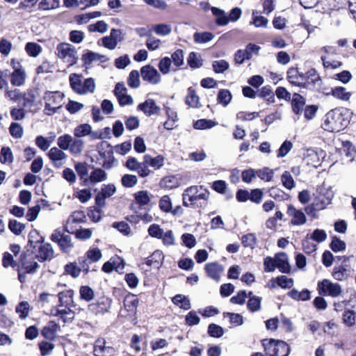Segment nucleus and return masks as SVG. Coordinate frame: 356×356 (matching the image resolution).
Segmentation results:
<instances>
[{"label":"nucleus","mask_w":356,"mask_h":356,"mask_svg":"<svg viewBox=\"0 0 356 356\" xmlns=\"http://www.w3.org/2000/svg\"><path fill=\"white\" fill-rule=\"evenodd\" d=\"M323 124L325 130L330 132H339L349 123V120L339 109H334L329 111L325 115Z\"/></svg>","instance_id":"1"},{"label":"nucleus","mask_w":356,"mask_h":356,"mask_svg":"<svg viewBox=\"0 0 356 356\" xmlns=\"http://www.w3.org/2000/svg\"><path fill=\"white\" fill-rule=\"evenodd\" d=\"M263 346L268 356H288L290 353L289 345L283 341L265 339Z\"/></svg>","instance_id":"2"},{"label":"nucleus","mask_w":356,"mask_h":356,"mask_svg":"<svg viewBox=\"0 0 356 356\" xmlns=\"http://www.w3.org/2000/svg\"><path fill=\"white\" fill-rule=\"evenodd\" d=\"M58 57L67 64V67L75 65L78 60L76 48L68 43H60L56 47Z\"/></svg>","instance_id":"3"},{"label":"nucleus","mask_w":356,"mask_h":356,"mask_svg":"<svg viewBox=\"0 0 356 356\" xmlns=\"http://www.w3.org/2000/svg\"><path fill=\"white\" fill-rule=\"evenodd\" d=\"M44 111L47 115L54 114L62 106L63 95L59 92H47L44 95Z\"/></svg>","instance_id":"4"},{"label":"nucleus","mask_w":356,"mask_h":356,"mask_svg":"<svg viewBox=\"0 0 356 356\" xmlns=\"http://www.w3.org/2000/svg\"><path fill=\"white\" fill-rule=\"evenodd\" d=\"M318 293L321 296H328L332 298L339 297L342 293L341 286L338 283L324 279L318 283Z\"/></svg>","instance_id":"5"},{"label":"nucleus","mask_w":356,"mask_h":356,"mask_svg":"<svg viewBox=\"0 0 356 356\" xmlns=\"http://www.w3.org/2000/svg\"><path fill=\"white\" fill-rule=\"evenodd\" d=\"M65 228L55 229L51 234L50 238L53 242L57 243L61 250L64 252H69L74 247L72 242V237L64 234Z\"/></svg>","instance_id":"6"},{"label":"nucleus","mask_w":356,"mask_h":356,"mask_svg":"<svg viewBox=\"0 0 356 356\" xmlns=\"http://www.w3.org/2000/svg\"><path fill=\"white\" fill-rule=\"evenodd\" d=\"M113 300L111 298L102 296L97 299L95 302L88 305V310L95 315H104L110 312Z\"/></svg>","instance_id":"7"},{"label":"nucleus","mask_w":356,"mask_h":356,"mask_svg":"<svg viewBox=\"0 0 356 356\" xmlns=\"http://www.w3.org/2000/svg\"><path fill=\"white\" fill-rule=\"evenodd\" d=\"M287 79L290 83L300 88H307L310 85L309 76L300 73L297 68H290L287 71Z\"/></svg>","instance_id":"8"},{"label":"nucleus","mask_w":356,"mask_h":356,"mask_svg":"<svg viewBox=\"0 0 356 356\" xmlns=\"http://www.w3.org/2000/svg\"><path fill=\"white\" fill-rule=\"evenodd\" d=\"M44 238L41 236L37 230L30 232L28 236V243L26 245V252L24 254V260L29 256L36 252L37 248L43 243Z\"/></svg>","instance_id":"9"},{"label":"nucleus","mask_w":356,"mask_h":356,"mask_svg":"<svg viewBox=\"0 0 356 356\" xmlns=\"http://www.w3.org/2000/svg\"><path fill=\"white\" fill-rule=\"evenodd\" d=\"M140 74L143 81L152 85H156L161 82V76L159 71L151 65H147L141 67Z\"/></svg>","instance_id":"10"},{"label":"nucleus","mask_w":356,"mask_h":356,"mask_svg":"<svg viewBox=\"0 0 356 356\" xmlns=\"http://www.w3.org/2000/svg\"><path fill=\"white\" fill-rule=\"evenodd\" d=\"M47 156L52 165L56 168L63 166L67 159V155L64 152V150L56 147H53L49 150Z\"/></svg>","instance_id":"11"},{"label":"nucleus","mask_w":356,"mask_h":356,"mask_svg":"<svg viewBox=\"0 0 356 356\" xmlns=\"http://www.w3.org/2000/svg\"><path fill=\"white\" fill-rule=\"evenodd\" d=\"M288 216L291 218V224L293 225H302L306 223L307 218L305 213L290 204L288 206L287 211Z\"/></svg>","instance_id":"12"},{"label":"nucleus","mask_w":356,"mask_h":356,"mask_svg":"<svg viewBox=\"0 0 356 356\" xmlns=\"http://www.w3.org/2000/svg\"><path fill=\"white\" fill-rule=\"evenodd\" d=\"M105 339H97L94 343L93 352L95 356H113L115 354V349L111 346H106Z\"/></svg>","instance_id":"13"},{"label":"nucleus","mask_w":356,"mask_h":356,"mask_svg":"<svg viewBox=\"0 0 356 356\" xmlns=\"http://www.w3.org/2000/svg\"><path fill=\"white\" fill-rule=\"evenodd\" d=\"M10 65L13 72L10 74V83L14 86H19L22 84V67L19 61L12 59Z\"/></svg>","instance_id":"14"},{"label":"nucleus","mask_w":356,"mask_h":356,"mask_svg":"<svg viewBox=\"0 0 356 356\" xmlns=\"http://www.w3.org/2000/svg\"><path fill=\"white\" fill-rule=\"evenodd\" d=\"M36 251L38 254H35V257L40 261H50L54 258V251L50 243L40 245Z\"/></svg>","instance_id":"15"},{"label":"nucleus","mask_w":356,"mask_h":356,"mask_svg":"<svg viewBox=\"0 0 356 356\" xmlns=\"http://www.w3.org/2000/svg\"><path fill=\"white\" fill-rule=\"evenodd\" d=\"M205 270L209 277L219 281L221 273L224 271V267L218 262H211L205 265Z\"/></svg>","instance_id":"16"},{"label":"nucleus","mask_w":356,"mask_h":356,"mask_svg":"<svg viewBox=\"0 0 356 356\" xmlns=\"http://www.w3.org/2000/svg\"><path fill=\"white\" fill-rule=\"evenodd\" d=\"M137 108L143 111L147 116L158 114L160 111V108L152 99H148L143 103L140 104Z\"/></svg>","instance_id":"17"},{"label":"nucleus","mask_w":356,"mask_h":356,"mask_svg":"<svg viewBox=\"0 0 356 356\" xmlns=\"http://www.w3.org/2000/svg\"><path fill=\"white\" fill-rule=\"evenodd\" d=\"M58 300H59V307H73L75 306L73 297H74V291L73 290H66L62 292H60L58 294Z\"/></svg>","instance_id":"18"},{"label":"nucleus","mask_w":356,"mask_h":356,"mask_svg":"<svg viewBox=\"0 0 356 356\" xmlns=\"http://www.w3.org/2000/svg\"><path fill=\"white\" fill-rule=\"evenodd\" d=\"M277 268L282 273H290L291 266L286 253L280 252L275 254Z\"/></svg>","instance_id":"19"},{"label":"nucleus","mask_w":356,"mask_h":356,"mask_svg":"<svg viewBox=\"0 0 356 356\" xmlns=\"http://www.w3.org/2000/svg\"><path fill=\"white\" fill-rule=\"evenodd\" d=\"M107 178L106 172L101 168L95 169L86 181V186L94 185L98 182L103 181Z\"/></svg>","instance_id":"20"},{"label":"nucleus","mask_w":356,"mask_h":356,"mask_svg":"<svg viewBox=\"0 0 356 356\" xmlns=\"http://www.w3.org/2000/svg\"><path fill=\"white\" fill-rule=\"evenodd\" d=\"M59 327L60 326L58 323L54 321H50L43 327L41 334L45 339L52 341L56 338V332Z\"/></svg>","instance_id":"21"},{"label":"nucleus","mask_w":356,"mask_h":356,"mask_svg":"<svg viewBox=\"0 0 356 356\" xmlns=\"http://www.w3.org/2000/svg\"><path fill=\"white\" fill-rule=\"evenodd\" d=\"M350 268L348 266L340 265L334 266L332 271V277L338 281L346 280L350 275Z\"/></svg>","instance_id":"22"},{"label":"nucleus","mask_w":356,"mask_h":356,"mask_svg":"<svg viewBox=\"0 0 356 356\" xmlns=\"http://www.w3.org/2000/svg\"><path fill=\"white\" fill-rule=\"evenodd\" d=\"M72 307H65L64 309H55L51 311V314L54 316L60 318L64 323L71 322L74 317V314L71 309Z\"/></svg>","instance_id":"23"},{"label":"nucleus","mask_w":356,"mask_h":356,"mask_svg":"<svg viewBox=\"0 0 356 356\" xmlns=\"http://www.w3.org/2000/svg\"><path fill=\"white\" fill-rule=\"evenodd\" d=\"M86 215L82 211H75L67 218V223L65 226V231L70 232L69 225L73 223H81L86 221Z\"/></svg>","instance_id":"24"},{"label":"nucleus","mask_w":356,"mask_h":356,"mask_svg":"<svg viewBox=\"0 0 356 356\" xmlns=\"http://www.w3.org/2000/svg\"><path fill=\"white\" fill-rule=\"evenodd\" d=\"M164 259L162 251L159 250H155L151 256L146 259V264L149 266L159 268L162 264Z\"/></svg>","instance_id":"25"},{"label":"nucleus","mask_w":356,"mask_h":356,"mask_svg":"<svg viewBox=\"0 0 356 356\" xmlns=\"http://www.w3.org/2000/svg\"><path fill=\"white\" fill-rule=\"evenodd\" d=\"M82 60L85 65H90L93 61H105L106 58L105 56L95 53L91 51H88L86 54L82 55Z\"/></svg>","instance_id":"26"},{"label":"nucleus","mask_w":356,"mask_h":356,"mask_svg":"<svg viewBox=\"0 0 356 356\" xmlns=\"http://www.w3.org/2000/svg\"><path fill=\"white\" fill-rule=\"evenodd\" d=\"M139 304V300L135 295L127 296L124 300L125 309L131 313L136 314Z\"/></svg>","instance_id":"27"},{"label":"nucleus","mask_w":356,"mask_h":356,"mask_svg":"<svg viewBox=\"0 0 356 356\" xmlns=\"http://www.w3.org/2000/svg\"><path fill=\"white\" fill-rule=\"evenodd\" d=\"M179 179L174 175H169L163 177L160 181V186L167 189H172L179 186Z\"/></svg>","instance_id":"28"},{"label":"nucleus","mask_w":356,"mask_h":356,"mask_svg":"<svg viewBox=\"0 0 356 356\" xmlns=\"http://www.w3.org/2000/svg\"><path fill=\"white\" fill-rule=\"evenodd\" d=\"M292 107L293 111L296 114H300L303 111V107L305 104V98L298 93H294L292 97Z\"/></svg>","instance_id":"29"},{"label":"nucleus","mask_w":356,"mask_h":356,"mask_svg":"<svg viewBox=\"0 0 356 356\" xmlns=\"http://www.w3.org/2000/svg\"><path fill=\"white\" fill-rule=\"evenodd\" d=\"M211 10L212 14L216 17V23L218 25L225 26L229 23V18L224 10L216 7H211Z\"/></svg>","instance_id":"30"},{"label":"nucleus","mask_w":356,"mask_h":356,"mask_svg":"<svg viewBox=\"0 0 356 356\" xmlns=\"http://www.w3.org/2000/svg\"><path fill=\"white\" fill-rule=\"evenodd\" d=\"M70 148H69L70 152L72 155H79L83 150L85 143L84 141L79 138H73L71 142Z\"/></svg>","instance_id":"31"},{"label":"nucleus","mask_w":356,"mask_h":356,"mask_svg":"<svg viewBox=\"0 0 356 356\" xmlns=\"http://www.w3.org/2000/svg\"><path fill=\"white\" fill-rule=\"evenodd\" d=\"M331 94L334 97L343 101H348L351 97V92H347L346 89L341 86L332 88Z\"/></svg>","instance_id":"32"},{"label":"nucleus","mask_w":356,"mask_h":356,"mask_svg":"<svg viewBox=\"0 0 356 356\" xmlns=\"http://www.w3.org/2000/svg\"><path fill=\"white\" fill-rule=\"evenodd\" d=\"M288 295L296 300L306 301L311 298L310 291L307 289H304L300 292L297 289H293L288 293Z\"/></svg>","instance_id":"33"},{"label":"nucleus","mask_w":356,"mask_h":356,"mask_svg":"<svg viewBox=\"0 0 356 356\" xmlns=\"http://www.w3.org/2000/svg\"><path fill=\"white\" fill-rule=\"evenodd\" d=\"M172 302L175 305L184 310H188L191 307L190 300L186 296L181 294L176 295L172 298Z\"/></svg>","instance_id":"34"},{"label":"nucleus","mask_w":356,"mask_h":356,"mask_svg":"<svg viewBox=\"0 0 356 356\" xmlns=\"http://www.w3.org/2000/svg\"><path fill=\"white\" fill-rule=\"evenodd\" d=\"M74 168L80 179L83 180V184L86 186V181L89 177L87 163L79 162L75 164Z\"/></svg>","instance_id":"35"},{"label":"nucleus","mask_w":356,"mask_h":356,"mask_svg":"<svg viewBox=\"0 0 356 356\" xmlns=\"http://www.w3.org/2000/svg\"><path fill=\"white\" fill-rule=\"evenodd\" d=\"M73 137L67 134L59 136L57 139L58 147L63 150H69Z\"/></svg>","instance_id":"36"},{"label":"nucleus","mask_w":356,"mask_h":356,"mask_svg":"<svg viewBox=\"0 0 356 356\" xmlns=\"http://www.w3.org/2000/svg\"><path fill=\"white\" fill-rule=\"evenodd\" d=\"M186 104L194 108H197L199 106V97L196 95L195 90L191 87L188 89V95L186 97Z\"/></svg>","instance_id":"37"},{"label":"nucleus","mask_w":356,"mask_h":356,"mask_svg":"<svg viewBox=\"0 0 356 356\" xmlns=\"http://www.w3.org/2000/svg\"><path fill=\"white\" fill-rule=\"evenodd\" d=\"M213 34L211 32H196L193 35L195 42L202 44L213 40Z\"/></svg>","instance_id":"38"},{"label":"nucleus","mask_w":356,"mask_h":356,"mask_svg":"<svg viewBox=\"0 0 356 356\" xmlns=\"http://www.w3.org/2000/svg\"><path fill=\"white\" fill-rule=\"evenodd\" d=\"M136 202L140 206H145L150 202V197L147 191H140L134 194Z\"/></svg>","instance_id":"39"},{"label":"nucleus","mask_w":356,"mask_h":356,"mask_svg":"<svg viewBox=\"0 0 356 356\" xmlns=\"http://www.w3.org/2000/svg\"><path fill=\"white\" fill-rule=\"evenodd\" d=\"M54 140L52 138H45L42 136H38L35 138V145L42 151L47 150L51 146V143Z\"/></svg>","instance_id":"40"},{"label":"nucleus","mask_w":356,"mask_h":356,"mask_svg":"<svg viewBox=\"0 0 356 356\" xmlns=\"http://www.w3.org/2000/svg\"><path fill=\"white\" fill-rule=\"evenodd\" d=\"M163 160L164 159L162 156H157L154 158L149 155H145L144 156V163L156 168H159L163 165Z\"/></svg>","instance_id":"41"},{"label":"nucleus","mask_w":356,"mask_h":356,"mask_svg":"<svg viewBox=\"0 0 356 356\" xmlns=\"http://www.w3.org/2000/svg\"><path fill=\"white\" fill-rule=\"evenodd\" d=\"M92 130L91 126L88 124H81L77 126L74 130V135L76 138H81L88 136Z\"/></svg>","instance_id":"42"},{"label":"nucleus","mask_w":356,"mask_h":356,"mask_svg":"<svg viewBox=\"0 0 356 356\" xmlns=\"http://www.w3.org/2000/svg\"><path fill=\"white\" fill-rule=\"evenodd\" d=\"M261 298L253 296L249 298L247 302L248 309L252 312H256L261 309Z\"/></svg>","instance_id":"43"},{"label":"nucleus","mask_w":356,"mask_h":356,"mask_svg":"<svg viewBox=\"0 0 356 356\" xmlns=\"http://www.w3.org/2000/svg\"><path fill=\"white\" fill-rule=\"evenodd\" d=\"M13 161L12 151L9 147H3L0 152V162L3 164L10 163Z\"/></svg>","instance_id":"44"},{"label":"nucleus","mask_w":356,"mask_h":356,"mask_svg":"<svg viewBox=\"0 0 356 356\" xmlns=\"http://www.w3.org/2000/svg\"><path fill=\"white\" fill-rule=\"evenodd\" d=\"M201 56L195 52L190 53L187 62L191 68H199L202 65Z\"/></svg>","instance_id":"45"},{"label":"nucleus","mask_w":356,"mask_h":356,"mask_svg":"<svg viewBox=\"0 0 356 356\" xmlns=\"http://www.w3.org/2000/svg\"><path fill=\"white\" fill-rule=\"evenodd\" d=\"M127 83L132 88H137L140 86V73L138 70H132L127 79Z\"/></svg>","instance_id":"46"},{"label":"nucleus","mask_w":356,"mask_h":356,"mask_svg":"<svg viewBox=\"0 0 356 356\" xmlns=\"http://www.w3.org/2000/svg\"><path fill=\"white\" fill-rule=\"evenodd\" d=\"M60 0H42L38 8L40 10H48L51 9H56L59 7Z\"/></svg>","instance_id":"47"},{"label":"nucleus","mask_w":356,"mask_h":356,"mask_svg":"<svg viewBox=\"0 0 356 356\" xmlns=\"http://www.w3.org/2000/svg\"><path fill=\"white\" fill-rule=\"evenodd\" d=\"M256 173L258 177L265 181H270L274 175L273 170L266 167L257 170Z\"/></svg>","instance_id":"48"},{"label":"nucleus","mask_w":356,"mask_h":356,"mask_svg":"<svg viewBox=\"0 0 356 356\" xmlns=\"http://www.w3.org/2000/svg\"><path fill=\"white\" fill-rule=\"evenodd\" d=\"M281 181L283 186L289 190H291L295 186L293 178L289 171H284L283 172L281 176Z\"/></svg>","instance_id":"49"},{"label":"nucleus","mask_w":356,"mask_h":356,"mask_svg":"<svg viewBox=\"0 0 356 356\" xmlns=\"http://www.w3.org/2000/svg\"><path fill=\"white\" fill-rule=\"evenodd\" d=\"M242 244L244 247L254 249L257 244V237L255 234L250 233L243 235L241 238Z\"/></svg>","instance_id":"50"},{"label":"nucleus","mask_w":356,"mask_h":356,"mask_svg":"<svg viewBox=\"0 0 356 356\" xmlns=\"http://www.w3.org/2000/svg\"><path fill=\"white\" fill-rule=\"evenodd\" d=\"M95 83L94 79L92 78H88L82 83L79 94L92 93L95 91Z\"/></svg>","instance_id":"51"},{"label":"nucleus","mask_w":356,"mask_h":356,"mask_svg":"<svg viewBox=\"0 0 356 356\" xmlns=\"http://www.w3.org/2000/svg\"><path fill=\"white\" fill-rule=\"evenodd\" d=\"M217 100L219 104L227 106L232 100V94L228 90H220Z\"/></svg>","instance_id":"52"},{"label":"nucleus","mask_w":356,"mask_h":356,"mask_svg":"<svg viewBox=\"0 0 356 356\" xmlns=\"http://www.w3.org/2000/svg\"><path fill=\"white\" fill-rule=\"evenodd\" d=\"M80 297L82 300L90 302L94 298L93 290L88 286H82L79 290Z\"/></svg>","instance_id":"53"},{"label":"nucleus","mask_w":356,"mask_h":356,"mask_svg":"<svg viewBox=\"0 0 356 356\" xmlns=\"http://www.w3.org/2000/svg\"><path fill=\"white\" fill-rule=\"evenodd\" d=\"M261 47L255 44L249 43L244 49L247 60H250L254 55H258Z\"/></svg>","instance_id":"54"},{"label":"nucleus","mask_w":356,"mask_h":356,"mask_svg":"<svg viewBox=\"0 0 356 356\" xmlns=\"http://www.w3.org/2000/svg\"><path fill=\"white\" fill-rule=\"evenodd\" d=\"M216 123L211 120L200 119L197 120L193 127L195 129H206L213 127Z\"/></svg>","instance_id":"55"},{"label":"nucleus","mask_w":356,"mask_h":356,"mask_svg":"<svg viewBox=\"0 0 356 356\" xmlns=\"http://www.w3.org/2000/svg\"><path fill=\"white\" fill-rule=\"evenodd\" d=\"M152 30L159 35H168L172 31V28L170 25L165 24H159L152 27Z\"/></svg>","instance_id":"56"},{"label":"nucleus","mask_w":356,"mask_h":356,"mask_svg":"<svg viewBox=\"0 0 356 356\" xmlns=\"http://www.w3.org/2000/svg\"><path fill=\"white\" fill-rule=\"evenodd\" d=\"M81 268L77 266V263H70L65 266V272L73 277H77L80 275Z\"/></svg>","instance_id":"57"},{"label":"nucleus","mask_w":356,"mask_h":356,"mask_svg":"<svg viewBox=\"0 0 356 356\" xmlns=\"http://www.w3.org/2000/svg\"><path fill=\"white\" fill-rule=\"evenodd\" d=\"M108 29V25L104 21H98L95 24L89 25L88 30L90 32L106 33Z\"/></svg>","instance_id":"58"},{"label":"nucleus","mask_w":356,"mask_h":356,"mask_svg":"<svg viewBox=\"0 0 356 356\" xmlns=\"http://www.w3.org/2000/svg\"><path fill=\"white\" fill-rule=\"evenodd\" d=\"M159 206L162 211L169 213L172 207L170 197L168 195H163L159 200Z\"/></svg>","instance_id":"59"},{"label":"nucleus","mask_w":356,"mask_h":356,"mask_svg":"<svg viewBox=\"0 0 356 356\" xmlns=\"http://www.w3.org/2000/svg\"><path fill=\"white\" fill-rule=\"evenodd\" d=\"M171 64H172V60H171V58H170L169 57H164V58H161L160 60L159 65H158L159 71L163 74H168L170 70Z\"/></svg>","instance_id":"60"},{"label":"nucleus","mask_w":356,"mask_h":356,"mask_svg":"<svg viewBox=\"0 0 356 356\" xmlns=\"http://www.w3.org/2000/svg\"><path fill=\"white\" fill-rule=\"evenodd\" d=\"M70 83L72 88L77 93H80L82 82L81 76L76 74H72L70 76Z\"/></svg>","instance_id":"61"},{"label":"nucleus","mask_w":356,"mask_h":356,"mask_svg":"<svg viewBox=\"0 0 356 356\" xmlns=\"http://www.w3.org/2000/svg\"><path fill=\"white\" fill-rule=\"evenodd\" d=\"M330 248L332 251L337 252L339 251H343L346 249V243L341 241L339 238L334 236L330 245Z\"/></svg>","instance_id":"62"},{"label":"nucleus","mask_w":356,"mask_h":356,"mask_svg":"<svg viewBox=\"0 0 356 356\" xmlns=\"http://www.w3.org/2000/svg\"><path fill=\"white\" fill-rule=\"evenodd\" d=\"M302 246L304 252L306 254L313 253L316 250V245L311 241L310 238H309L308 235L302 240Z\"/></svg>","instance_id":"63"},{"label":"nucleus","mask_w":356,"mask_h":356,"mask_svg":"<svg viewBox=\"0 0 356 356\" xmlns=\"http://www.w3.org/2000/svg\"><path fill=\"white\" fill-rule=\"evenodd\" d=\"M208 333L212 337L218 338L223 335L224 330L220 325L211 323L208 327Z\"/></svg>","instance_id":"64"}]
</instances>
